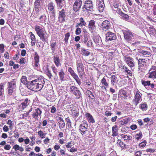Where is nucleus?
Listing matches in <instances>:
<instances>
[{"label": "nucleus", "instance_id": "obj_1", "mask_svg": "<svg viewBox=\"0 0 156 156\" xmlns=\"http://www.w3.org/2000/svg\"><path fill=\"white\" fill-rule=\"evenodd\" d=\"M45 83L43 78H39L31 81L28 85V88L34 91L41 90L43 87Z\"/></svg>", "mask_w": 156, "mask_h": 156}, {"label": "nucleus", "instance_id": "obj_2", "mask_svg": "<svg viewBox=\"0 0 156 156\" xmlns=\"http://www.w3.org/2000/svg\"><path fill=\"white\" fill-rule=\"evenodd\" d=\"M35 30L37 34L40 37V39L43 42L47 40L48 36L45 29L41 26L36 25L35 26Z\"/></svg>", "mask_w": 156, "mask_h": 156}, {"label": "nucleus", "instance_id": "obj_3", "mask_svg": "<svg viewBox=\"0 0 156 156\" xmlns=\"http://www.w3.org/2000/svg\"><path fill=\"white\" fill-rule=\"evenodd\" d=\"M76 63L77 70L79 77L81 78L84 74L85 72L83 64L82 63L81 59L80 57L77 58Z\"/></svg>", "mask_w": 156, "mask_h": 156}, {"label": "nucleus", "instance_id": "obj_4", "mask_svg": "<svg viewBox=\"0 0 156 156\" xmlns=\"http://www.w3.org/2000/svg\"><path fill=\"white\" fill-rule=\"evenodd\" d=\"M80 128L79 130L80 131L81 134L82 135H84L85 136L90 137V132L87 130V125L86 124H81L80 126Z\"/></svg>", "mask_w": 156, "mask_h": 156}, {"label": "nucleus", "instance_id": "obj_5", "mask_svg": "<svg viewBox=\"0 0 156 156\" xmlns=\"http://www.w3.org/2000/svg\"><path fill=\"white\" fill-rule=\"evenodd\" d=\"M135 96L133 100V102L135 106L138 104L141 100V94L138 90H134Z\"/></svg>", "mask_w": 156, "mask_h": 156}, {"label": "nucleus", "instance_id": "obj_6", "mask_svg": "<svg viewBox=\"0 0 156 156\" xmlns=\"http://www.w3.org/2000/svg\"><path fill=\"white\" fill-rule=\"evenodd\" d=\"M112 24L108 20L104 21L102 23L101 27L102 30L106 31L111 28Z\"/></svg>", "mask_w": 156, "mask_h": 156}, {"label": "nucleus", "instance_id": "obj_7", "mask_svg": "<svg viewBox=\"0 0 156 156\" xmlns=\"http://www.w3.org/2000/svg\"><path fill=\"white\" fill-rule=\"evenodd\" d=\"M66 16V12L65 10L62 9L61 11L59 12L58 17V21L60 22H62L65 20Z\"/></svg>", "mask_w": 156, "mask_h": 156}, {"label": "nucleus", "instance_id": "obj_8", "mask_svg": "<svg viewBox=\"0 0 156 156\" xmlns=\"http://www.w3.org/2000/svg\"><path fill=\"white\" fill-rule=\"evenodd\" d=\"M124 60L127 64L130 67L134 66V64L133 62V59L127 55L124 56Z\"/></svg>", "mask_w": 156, "mask_h": 156}, {"label": "nucleus", "instance_id": "obj_9", "mask_svg": "<svg viewBox=\"0 0 156 156\" xmlns=\"http://www.w3.org/2000/svg\"><path fill=\"white\" fill-rule=\"evenodd\" d=\"M48 7L49 11H52V12L51 13L52 16V19L53 20H55V4L52 2H51L48 3Z\"/></svg>", "mask_w": 156, "mask_h": 156}, {"label": "nucleus", "instance_id": "obj_10", "mask_svg": "<svg viewBox=\"0 0 156 156\" xmlns=\"http://www.w3.org/2000/svg\"><path fill=\"white\" fill-rule=\"evenodd\" d=\"M82 1L81 0H76L73 5V9L75 12H77L80 9Z\"/></svg>", "mask_w": 156, "mask_h": 156}, {"label": "nucleus", "instance_id": "obj_11", "mask_svg": "<svg viewBox=\"0 0 156 156\" xmlns=\"http://www.w3.org/2000/svg\"><path fill=\"white\" fill-rule=\"evenodd\" d=\"M124 37L125 39L127 40H130L132 39L133 37V34L131 32L126 30L123 31Z\"/></svg>", "mask_w": 156, "mask_h": 156}, {"label": "nucleus", "instance_id": "obj_12", "mask_svg": "<svg viewBox=\"0 0 156 156\" xmlns=\"http://www.w3.org/2000/svg\"><path fill=\"white\" fill-rule=\"evenodd\" d=\"M95 22L94 20H91L89 21L88 28L91 32H94L96 30Z\"/></svg>", "mask_w": 156, "mask_h": 156}, {"label": "nucleus", "instance_id": "obj_13", "mask_svg": "<svg viewBox=\"0 0 156 156\" xmlns=\"http://www.w3.org/2000/svg\"><path fill=\"white\" fill-rule=\"evenodd\" d=\"M115 34L111 32H108L106 34V40L107 41L114 40L116 39Z\"/></svg>", "mask_w": 156, "mask_h": 156}, {"label": "nucleus", "instance_id": "obj_14", "mask_svg": "<svg viewBox=\"0 0 156 156\" xmlns=\"http://www.w3.org/2000/svg\"><path fill=\"white\" fill-rule=\"evenodd\" d=\"M97 8L100 12H102L104 10L105 7L104 0H98L97 2Z\"/></svg>", "mask_w": 156, "mask_h": 156}, {"label": "nucleus", "instance_id": "obj_15", "mask_svg": "<svg viewBox=\"0 0 156 156\" xmlns=\"http://www.w3.org/2000/svg\"><path fill=\"white\" fill-rule=\"evenodd\" d=\"M34 66L38 68L39 65V57L37 52L35 53L34 56Z\"/></svg>", "mask_w": 156, "mask_h": 156}, {"label": "nucleus", "instance_id": "obj_16", "mask_svg": "<svg viewBox=\"0 0 156 156\" xmlns=\"http://www.w3.org/2000/svg\"><path fill=\"white\" fill-rule=\"evenodd\" d=\"M117 12L119 15V16L121 18L126 20H128V15L127 14L124 13L121 11L120 9H117Z\"/></svg>", "mask_w": 156, "mask_h": 156}, {"label": "nucleus", "instance_id": "obj_17", "mask_svg": "<svg viewBox=\"0 0 156 156\" xmlns=\"http://www.w3.org/2000/svg\"><path fill=\"white\" fill-rule=\"evenodd\" d=\"M43 0H35L34 2V7L36 11H39L41 5L42 3Z\"/></svg>", "mask_w": 156, "mask_h": 156}, {"label": "nucleus", "instance_id": "obj_18", "mask_svg": "<svg viewBox=\"0 0 156 156\" xmlns=\"http://www.w3.org/2000/svg\"><path fill=\"white\" fill-rule=\"evenodd\" d=\"M83 7L86 8L87 10V9H93V6L92 2L91 1H87L86 2L85 4L83 6Z\"/></svg>", "mask_w": 156, "mask_h": 156}, {"label": "nucleus", "instance_id": "obj_19", "mask_svg": "<svg viewBox=\"0 0 156 156\" xmlns=\"http://www.w3.org/2000/svg\"><path fill=\"white\" fill-rule=\"evenodd\" d=\"M119 97L124 98V99H126L127 97V93L123 90H120L119 92Z\"/></svg>", "mask_w": 156, "mask_h": 156}, {"label": "nucleus", "instance_id": "obj_20", "mask_svg": "<svg viewBox=\"0 0 156 156\" xmlns=\"http://www.w3.org/2000/svg\"><path fill=\"white\" fill-rule=\"evenodd\" d=\"M56 1L57 5L60 9L66 6L64 1L63 0H55Z\"/></svg>", "mask_w": 156, "mask_h": 156}, {"label": "nucleus", "instance_id": "obj_21", "mask_svg": "<svg viewBox=\"0 0 156 156\" xmlns=\"http://www.w3.org/2000/svg\"><path fill=\"white\" fill-rule=\"evenodd\" d=\"M4 84L2 83H1L0 84V98L1 99H3L4 98Z\"/></svg>", "mask_w": 156, "mask_h": 156}, {"label": "nucleus", "instance_id": "obj_22", "mask_svg": "<svg viewBox=\"0 0 156 156\" xmlns=\"http://www.w3.org/2000/svg\"><path fill=\"white\" fill-rule=\"evenodd\" d=\"M112 134L113 136H117L118 134V126L116 125H115L112 128Z\"/></svg>", "mask_w": 156, "mask_h": 156}, {"label": "nucleus", "instance_id": "obj_23", "mask_svg": "<svg viewBox=\"0 0 156 156\" xmlns=\"http://www.w3.org/2000/svg\"><path fill=\"white\" fill-rule=\"evenodd\" d=\"M118 80H117V77L115 75H112L111 76V83L113 85H115V83H117Z\"/></svg>", "mask_w": 156, "mask_h": 156}, {"label": "nucleus", "instance_id": "obj_24", "mask_svg": "<svg viewBox=\"0 0 156 156\" xmlns=\"http://www.w3.org/2000/svg\"><path fill=\"white\" fill-rule=\"evenodd\" d=\"M148 77L149 78L156 79V70L152 71L151 72H150Z\"/></svg>", "mask_w": 156, "mask_h": 156}, {"label": "nucleus", "instance_id": "obj_25", "mask_svg": "<svg viewBox=\"0 0 156 156\" xmlns=\"http://www.w3.org/2000/svg\"><path fill=\"white\" fill-rule=\"evenodd\" d=\"M54 62L55 65L57 66L61 65L60 62V59L58 55H56L54 57Z\"/></svg>", "mask_w": 156, "mask_h": 156}, {"label": "nucleus", "instance_id": "obj_26", "mask_svg": "<svg viewBox=\"0 0 156 156\" xmlns=\"http://www.w3.org/2000/svg\"><path fill=\"white\" fill-rule=\"evenodd\" d=\"M86 117H87V119L90 122L94 123V121L92 116L89 113H87L86 115Z\"/></svg>", "mask_w": 156, "mask_h": 156}, {"label": "nucleus", "instance_id": "obj_27", "mask_svg": "<svg viewBox=\"0 0 156 156\" xmlns=\"http://www.w3.org/2000/svg\"><path fill=\"white\" fill-rule=\"evenodd\" d=\"M9 85L8 87L9 88H11L14 89L16 87V82L14 81H12L9 83Z\"/></svg>", "mask_w": 156, "mask_h": 156}, {"label": "nucleus", "instance_id": "obj_28", "mask_svg": "<svg viewBox=\"0 0 156 156\" xmlns=\"http://www.w3.org/2000/svg\"><path fill=\"white\" fill-rule=\"evenodd\" d=\"M72 76H73L74 79L76 80L79 85H80L81 84V82L80 81L78 76L76 73Z\"/></svg>", "mask_w": 156, "mask_h": 156}, {"label": "nucleus", "instance_id": "obj_29", "mask_svg": "<svg viewBox=\"0 0 156 156\" xmlns=\"http://www.w3.org/2000/svg\"><path fill=\"white\" fill-rule=\"evenodd\" d=\"M122 137L123 138L124 140H131L132 138V137L131 136L129 135H124L122 134L121 135Z\"/></svg>", "mask_w": 156, "mask_h": 156}, {"label": "nucleus", "instance_id": "obj_30", "mask_svg": "<svg viewBox=\"0 0 156 156\" xmlns=\"http://www.w3.org/2000/svg\"><path fill=\"white\" fill-rule=\"evenodd\" d=\"M146 63V60L145 59H139L138 61V64L139 66H141Z\"/></svg>", "mask_w": 156, "mask_h": 156}, {"label": "nucleus", "instance_id": "obj_31", "mask_svg": "<svg viewBox=\"0 0 156 156\" xmlns=\"http://www.w3.org/2000/svg\"><path fill=\"white\" fill-rule=\"evenodd\" d=\"M142 133L141 132H140L139 133H137L136 134V135L135 136L134 138H135V139L138 140H139L141 138H142Z\"/></svg>", "mask_w": 156, "mask_h": 156}, {"label": "nucleus", "instance_id": "obj_32", "mask_svg": "<svg viewBox=\"0 0 156 156\" xmlns=\"http://www.w3.org/2000/svg\"><path fill=\"white\" fill-rule=\"evenodd\" d=\"M28 99H26L22 103V105L23 108H25L29 104Z\"/></svg>", "mask_w": 156, "mask_h": 156}, {"label": "nucleus", "instance_id": "obj_33", "mask_svg": "<svg viewBox=\"0 0 156 156\" xmlns=\"http://www.w3.org/2000/svg\"><path fill=\"white\" fill-rule=\"evenodd\" d=\"M73 94L76 95L78 98H79L81 95L79 89L77 90L75 92H73Z\"/></svg>", "mask_w": 156, "mask_h": 156}, {"label": "nucleus", "instance_id": "obj_34", "mask_svg": "<svg viewBox=\"0 0 156 156\" xmlns=\"http://www.w3.org/2000/svg\"><path fill=\"white\" fill-rule=\"evenodd\" d=\"M101 83L103 85H104L107 88L108 87V84L104 77L101 80Z\"/></svg>", "mask_w": 156, "mask_h": 156}, {"label": "nucleus", "instance_id": "obj_35", "mask_svg": "<svg viewBox=\"0 0 156 156\" xmlns=\"http://www.w3.org/2000/svg\"><path fill=\"white\" fill-rule=\"evenodd\" d=\"M80 26L83 27V26H85L86 23V22L84 21L83 19L82 18H80Z\"/></svg>", "mask_w": 156, "mask_h": 156}, {"label": "nucleus", "instance_id": "obj_36", "mask_svg": "<svg viewBox=\"0 0 156 156\" xmlns=\"http://www.w3.org/2000/svg\"><path fill=\"white\" fill-rule=\"evenodd\" d=\"M21 81L24 84H27V78L25 76H23L21 79Z\"/></svg>", "mask_w": 156, "mask_h": 156}, {"label": "nucleus", "instance_id": "obj_37", "mask_svg": "<svg viewBox=\"0 0 156 156\" xmlns=\"http://www.w3.org/2000/svg\"><path fill=\"white\" fill-rule=\"evenodd\" d=\"M82 54L83 55L85 56H87L90 54V53L87 51L85 50H83L82 51Z\"/></svg>", "mask_w": 156, "mask_h": 156}, {"label": "nucleus", "instance_id": "obj_38", "mask_svg": "<svg viewBox=\"0 0 156 156\" xmlns=\"http://www.w3.org/2000/svg\"><path fill=\"white\" fill-rule=\"evenodd\" d=\"M64 75V73L63 71L62 70H61V72L59 73V76L60 79L61 80H63Z\"/></svg>", "mask_w": 156, "mask_h": 156}, {"label": "nucleus", "instance_id": "obj_39", "mask_svg": "<svg viewBox=\"0 0 156 156\" xmlns=\"http://www.w3.org/2000/svg\"><path fill=\"white\" fill-rule=\"evenodd\" d=\"M65 125L63 120H61L59 122V126L61 128H63Z\"/></svg>", "mask_w": 156, "mask_h": 156}, {"label": "nucleus", "instance_id": "obj_40", "mask_svg": "<svg viewBox=\"0 0 156 156\" xmlns=\"http://www.w3.org/2000/svg\"><path fill=\"white\" fill-rule=\"evenodd\" d=\"M38 134L41 138H43L45 137V134L43 133V132L41 131H39L38 132Z\"/></svg>", "mask_w": 156, "mask_h": 156}, {"label": "nucleus", "instance_id": "obj_41", "mask_svg": "<svg viewBox=\"0 0 156 156\" xmlns=\"http://www.w3.org/2000/svg\"><path fill=\"white\" fill-rule=\"evenodd\" d=\"M140 108L143 110H146L147 109V105L145 104H143L140 105Z\"/></svg>", "mask_w": 156, "mask_h": 156}, {"label": "nucleus", "instance_id": "obj_42", "mask_svg": "<svg viewBox=\"0 0 156 156\" xmlns=\"http://www.w3.org/2000/svg\"><path fill=\"white\" fill-rule=\"evenodd\" d=\"M30 34V37L31 41H36V38L35 35L32 33V32H30L29 34Z\"/></svg>", "mask_w": 156, "mask_h": 156}, {"label": "nucleus", "instance_id": "obj_43", "mask_svg": "<svg viewBox=\"0 0 156 156\" xmlns=\"http://www.w3.org/2000/svg\"><path fill=\"white\" fill-rule=\"evenodd\" d=\"M56 45V42L52 43L51 44L50 46L51 47V49L53 53L55 51V47Z\"/></svg>", "mask_w": 156, "mask_h": 156}, {"label": "nucleus", "instance_id": "obj_44", "mask_svg": "<svg viewBox=\"0 0 156 156\" xmlns=\"http://www.w3.org/2000/svg\"><path fill=\"white\" fill-rule=\"evenodd\" d=\"M142 83L144 86H149L150 84V81H142Z\"/></svg>", "mask_w": 156, "mask_h": 156}, {"label": "nucleus", "instance_id": "obj_45", "mask_svg": "<svg viewBox=\"0 0 156 156\" xmlns=\"http://www.w3.org/2000/svg\"><path fill=\"white\" fill-rule=\"evenodd\" d=\"M87 93L89 95L88 97H90L92 99H93L94 98V96L91 92L89 90H88L87 91Z\"/></svg>", "mask_w": 156, "mask_h": 156}, {"label": "nucleus", "instance_id": "obj_46", "mask_svg": "<svg viewBox=\"0 0 156 156\" xmlns=\"http://www.w3.org/2000/svg\"><path fill=\"white\" fill-rule=\"evenodd\" d=\"M46 74L49 77V78L50 79L51 77H52V75L51 73L47 69L46 71Z\"/></svg>", "mask_w": 156, "mask_h": 156}, {"label": "nucleus", "instance_id": "obj_47", "mask_svg": "<svg viewBox=\"0 0 156 156\" xmlns=\"http://www.w3.org/2000/svg\"><path fill=\"white\" fill-rule=\"evenodd\" d=\"M123 69H124L125 72L128 74H131V72L125 66H123Z\"/></svg>", "mask_w": 156, "mask_h": 156}, {"label": "nucleus", "instance_id": "obj_48", "mask_svg": "<svg viewBox=\"0 0 156 156\" xmlns=\"http://www.w3.org/2000/svg\"><path fill=\"white\" fill-rule=\"evenodd\" d=\"M7 123L9 125L10 129H12V126L13 125V122L11 120H9L7 122Z\"/></svg>", "mask_w": 156, "mask_h": 156}, {"label": "nucleus", "instance_id": "obj_49", "mask_svg": "<svg viewBox=\"0 0 156 156\" xmlns=\"http://www.w3.org/2000/svg\"><path fill=\"white\" fill-rule=\"evenodd\" d=\"M35 112L36 113V114L37 115H41L42 113V111L40 110V109L39 108H37L36 109Z\"/></svg>", "mask_w": 156, "mask_h": 156}, {"label": "nucleus", "instance_id": "obj_50", "mask_svg": "<svg viewBox=\"0 0 156 156\" xmlns=\"http://www.w3.org/2000/svg\"><path fill=\"white\" fill-rule=\"evenodd\" d=\"M81 32V29L80 28H77L76 30V34L79 35L80 34Z\"/></svg>", "mask_w": 156, "mask_h": 156}, {"label": "nucleus", "instance_id": "obj_51", "mask_svg": "<svg viewBox=\"0 0 156 156\" xmlns=\"http://www.w3.org/2000/svg\"><path fill=\"white\" fill-rule=\"evenodd\" d=\"M140 53L144 55H149L150 54V52H148L147 51L142 50L140 52Z\"/></svg>", "mask_w": 156, "mask_h": 156}, {"label": "nucleus", "instance_id": "obj_52", "mask_svg": "<svg viewBox=\"0 0 156 156\" xmlns=\"http://www.w3.org/2000/svg\"><path fill=\"white\" fill-rule=\"evenodd\" d=\"M69 35L70 34L69 33H67L66 34L65 38V41L66 42H67L69 37Z\"/></svg>", "mask_w": 156, "mask_h": 156}, {"label": "nucleus", "instance_id": "obj_53", "mask_svg": "<svg viewBox=\"0 0 156 156\" xmlns=\"http://www.w3.org/2000/svg\"><path fill=\"white\" fill-rule=\"evenodd\" d=\"M4 45L3 44H0V51L1 53H2L4 51Z\"/></svg>", "mask_w": 156, "mask_h": 156}, {"label": "nucleus", "instance_id": "obj_54", "mask_svg": "<svg viewBox=\"0 0 156 156\" xmlns=\"http://www.w3.org/2000/svg\"><path fill=\"white\" fill-rule=\"evenodd\" d=\"M146 144V141H144L140 143L139 144V146L140 147H144Z\"/></svg>", "mask_w": 156, "mask_h": 156}, {"label": "nucleus", "instance_id": "obj_55", "mask_svg": "<svg viewBox=\"0 0 156 156\" xmlns=\"http://www.w3.org/2000/svg\"><path fill=\"white\" fill-rule=\"evenodd\" d=\"M92 41L91 40L88 41L87 43V46L88 47H90L92 45Z\"/></svg>", "mask_w": 156, "mask_h": 156}, {"label": "nucleus", "instance_id": "obj_56", "mask_svg": "<svg viewBox=\"0 0 156 156\" xmlns=\"http://www.w3.org/2000/svg\"><path fill=\"white\" fill-rule=\"evenodd\" d=\"M13 148L15 151H16L19 149L20 147L18 145L16 144L13 146Z\"/></svg>", "mask_w": 156, "mask_h": 156}, {"label": "nucleus", "instance_id": "obj_57", "mask_svg": "<svg viewBox=\"0 0 156 156\" xmlns=\"http://www.w3.org/2000/svg\"><path fill=\"white\" fill-rule=\"evenodd\" d=\"M94 42L96 44L98 43L100 41L98 37H95L94 39Z\"/></svg>", "mask_w": 156, "mask_h": 156}, {"label": "nucleus", "instance_id": "obj_58", "mask_svg": "<svg viewBox=\"0 0 156 156\" xmlns=\"http://www.w3.org/2000/svg\"><path fill=\"white\" fill-rule=\"evenodd\" d=\"M32 116L33 118H34L37 119H38L37 117L38 116L36 114V113L35 112H34L32 114Z\"/></svg>", "mask_w": 156, "mask_h": 156}, {"label": "nucleus", "instance_id": "obj_59", "mask_svg": "<svg viewBox=\"0 0 156 156\" xmlns=\"http://www.w3.org/2000/svg\"><path fill=\"white\" fill-rule=\"evenodd\" d=\"M13 91L14 89L9 88L8 92V94H9L10 95H11L13 93Z\"/></svg>", "mask_w": 156, "mask_h": 156}, {"label": "nucleus", "instance_id": "obj_60", "mask_svg": "<svg viewBox=\"0 0 156 156\" xmlns=\"http://www.w3.org/2000/svg\"><path fill=\"white\" fill-rule=\"evenodd\" d=\"M46 18V16L44 15H42L40 17V19L41 20V21L43 22L44 21L45 18Z\"/></svg>", "mask_w": 156, "mask_h": 156}, {"label": "nucleus", "instance_id": "obj_61", "mask_svg": "<svg viewBox=\"0 0 156 156\" xmlns=\"http://www.w3.org/2000/svg\"><path fill=\"white\" fill-rule=\"evenodd\" d=\"M75 89H76V87H75L74 86H70V90L71 92H73V91Z\"/></svg>", "mask_w": 156, "mask_h": 156}, {"label": "nucleus", "instance_id": "obj_62", "mask_svg": "<svg viewBox=\"0 0 156 156\" xmlns=\"http://www.w3.org/2000/svg\"><path fill=\"white\" fill-rule=\"evenodd\" d=\"M11 146L9 145H6L4 147V149L6 150H9Z\"/></svg>", "mask_w": 156, "mask_h": 156}, {"label": "nucleus", "instance_id": "obj_63", "mask_svg": "<svg viewBox=\"0 0 156 156\" xmlns=\"http://www.w3.org/2000/svg\"><path fill=\"white\" fill-rule=\"evenodd\" d=\"M3 130L5 132H7L9 130V128L7 126L5 125L3 127Z\"/></svg>", "mask_w": 156, "mask_h": 156}, {"label": "nucleus", "instance_id": "obj_64", "mask_svg": "<svg viewBox=\"0 0 156 156\" xmlns=\"http://www.w3.org/2000/svg\"><path fill=\"white\" fill-rule=\"evenodd\" d=\"M137 126L136 125H133L131 126L130 128L132 130L135 129L137 128Z\"/></svg>", "mask_w": 156, "mask_h": 156}]
</instances>
